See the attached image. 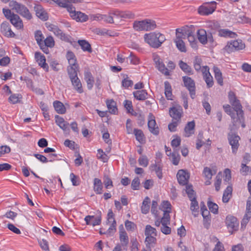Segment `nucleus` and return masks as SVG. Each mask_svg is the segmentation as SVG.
Returning a JSON list of instances; mask_svg holds the SVG:
<instances>
[{"label": "nucleus", "instance_id": "obj_1", "mask_svg": "<svg viewBox=\"0 0 251 251\" xmlns=\"http://www.w3.org/2000/svg\"><path fill=\"white\" fill-rule=\"evenodd\" d=\"M146 43L154 48H158L166 40L165 35L159 32H151L144 35Z\"/></svg>", "mask_w": 251, "mask_h": 251}, {"label": "nucleus", "instance_id": "obj_2", "mask_svg": "<svg viewBox=\"0 0 251 251\" xmlns=\"http://www.w3.org/2000/svg\"><path fill=\"white\" fill-rule=\"evenodd\" d=\"M145 235L146 236L145 242L146 247L151 250L152 248L154 247L156 244V230L151 225H148L145 227Z\"/></svg>", "mask_w": 251, "mask_h": 251}, {"label": "nucleus", "instance_id": "obj_3", "mask_svg": "<svg viewBox=\"0 0 251 251\" xmlns=\"http://www.w3.org/2000/svg\"><path fill=\"white\" fill-rule=\"evenodd\" d=\"M11 6L17 13L26 20H30L32 18V14L25 5L13 1L11 2Z\"/></svg>", "mask_w": 251, "mask_h": 251}, {"label": "nucleus", "instance_id": "obj_4", "mask_svg": "<svg viewBox=\"0 0 251 251\" xmlns=\"http://www.w3.org/2000/svg\"><path fill=\"white\" fill-rule=\"evenodd\" d=\"M119 238L121 245H117L113 251H121L122 250H126L128 244L129 239L127 234L124 229L123 225L119 226Z\"/></svg>", "mask_w": 251, "mask_h": 251}, {"label": "nucleus", "instance_id": "obj_5", "mask_svg": "<svg viewBox=\"0 0 251 251\" xmlns=\"http://www.w3.org/2000/svg\"><path fill=\"white\" fill-rule=\"evenodd\" d=\"M245 47V45L241 40H236L228 42L224 49L227 53H230L235 50H243Z\"/></svg>", "mask_w": 251, "mask_h": 251}, {"label": "nucleus", "instance_id": "obj_6", "mask_svg": "<svg viewBox=\"0 0 251 251\" xmlns=\"http://www.w3.org/2000/svg\"><path fill=\"white\" fill-rule=\"evenodd\" d=\"M229 102L233 106L234 111L236 112V114L237 117H238L239 121L241 122H243L244 112L242 109V106L240 101L237 100L236 97L233 96V97H230Z\"/></svg>", "mask_w": 251, "mask_h": 251}, {"label": "nucleus", "instance_id": "obj_7", "mask_svg": "<svg viewBox=\"0 0 251 251\" xmlns=\"http://www.w3.org/2000/svg\"><path fill=\"white\" fill-rule=\"evenodd\" d=\"M216 4L217 3L214 1L205 3L203 5L200 7L199 13L202 15L211 14L215 10Z\"/></svg>", "mask_w": 251, "mask_h": 251}, {"label": "nucleus", "instance_id": "obj_8", "mask_svg": "<svg viewBox=\"0 0 251 251\" xmlns=\"http://www.w3.org/2000/svg\"><path fill=\"white\" fill-rule=\"evenodd\" d=\"M183 81L184 84V86L189 90L190 96L192 99H194L195 96V83L194 80L191 77L185 76L182 77Z\"/></svg>", "mask_w": 251, "mask_h": 251}, {"label": "nucleus", "instance_id": "obj_9", "mask_svg": "<svg viewBox=\"0 0 251 251\" xmlns=\"http://www.w3.org/2000/svg\"><path fill=\"white\" fill-rule=\"evenodd\" d=\"M240 137L233 133H229L228 135V140L230 145L231 146L232 152L234 154H236L239 146V141Z\"/></svg>", "mask_w": 251, "mask_h": 251}, {"label": "nucleus", "instance_id": "obj_10", "mask_svg": "<svg viewBox=\"0 0 251 251\" xmlns=\"http://www.w3.org/2000/svg\"><path fill=\"white\" fill-rule=\"evenodd\" d=\"M169 114L173 120L181 121L183 115V110L181 106L176 105L169 109Z\"/></svg>", "mask_w": 251, "mask_h": 251}, {"label": "nucleus", "instance_id": "obj_11", "mask_svg": "<svg viewBox=\"0 0 251 251\" xmlns=\"http://www.w3.org/2000/svg\"><path fill=\"white\" fill-rule=\"evenodd\" d=\"M33 10L35 12L36 16L40 20L46 21L49 19V15L44 8L39 4H35Z\"/></svg>", "mask_w": 251, "mask_h": 251}, {"label": "nucleus", "instance_id": "obj_12", "mask_svg": "<svg viewBox=\"0 0 251 251\" xmlns=\"http://www.w3.org/2000/svg\"><path fill=\"white\" fill-rule=\"evenodd\" d=\"M46 26L49 31L52 32L55 35L61 40H65L67 38L66 35L57 25L50 23H46Z\"/></svg>", "mask_w": 251, "mask_h": 251}, {"label": "nucleus", "instance_id": "obj_13", "mask_svg": "<svg viewBox=\"0 0 251 251\" xmlns=\"http://www.w3.org/2000/svg\"><path fill=\"white\" fill-rule=\"evenodd\" d=\"M84 220L87 225H91L93 226L99 225L100 224L101 221V213L100 212L99 214L96 216H86L84 218Z\"/></svg>", "mask_w": 251, "mask_h": 251}, {"label": "nucleus", "instance_id": "obj_14", "mask_svg": "<svg viewBox=\"0 0 251 251\" xmlns=\"http://www.w3.org/2000/svg\"><path fill=\"white\" fill-rule=\"evenodd\" d=\"M0 32L8 38H14L15 34L12 31L9 24L7 22H3L0 25Z\"/></svg>", "mask_w": 251, "mask_h": 251}, {"label": "nucleus", "instance_id": "obj_15", "mask_svg": "<svg viewBox=\"0 0 251 251\" xmlns=\"http://www.w3.org/2000/svg\"><path fill=\"white\" fill-rule=\"evenodd\" d=\"M176 177L179 184L185 185L188 183L190 175L183 170H179L177 173Z\"/></svg>", "mask_w": 251, "mask_h": 251}, {"label": "nucleus", "instance_id": "obj_16", "mask_svg": "<svg viewBox=\"0 0 251 251\" xmlns=\"http://www.w3.org/2000/svg\"><path fill=\"white\" fill-rule=\"evenodd\" d=\"M226 224L229 231L237 230L239 226L237 218L230 215L226 217Z\"/></svg>", "mask_w": 251, "mask_h": 251}, {"label": "nucleus", "instance_id": "obj_17", "mask_svg": "<svg viewBox=\"0 0 251 251\" xmlns=\"http://www.w3.org/2000/svg\"><path fill=\"white\" fill-rule=\"evenodd\" d=\"M148 126L150 131L154 135H157L159 134V130L156 125V121L153 115L150 113L148 123Z\"/></svg>", "mask_w": 251, "mask_h": 251}, {"label": "nucleus", "instance_id": "obj_18", "mask_svg": "<svg viewBox=\"0 0 251 251\" xmlns=\"http://www.w3.org/2000/svg\"><path fill=\"white\" fill-rule=\"evenodd\" d=\"M35 59L38 63L39 66L42 68L46 72L49 70V66L46 61L45 56L40 52L35 53Z\"/></svg>", "mask_w": 251, "mask_h": 251}, {"label": "nucleus", "instance_id": "obj_19", "mask_svg": "<svg viewBox=\"0 0 251 251\" xmlns=\"http://www.w3.org/2000/svg\"><path fill=\"white\" fill-rule=\"evenodd\" d=\"M216 173L215 170H212L210 168L205 167L204 168L202 175L205 178V184L206 185H209L211 184V179H212V176L214 175Z\"/></svg>", "mask_w": 251, "mask_h": 251}, {"label": "nucleus", "instance_id": "obj_20", "mask_svg": "<svg viewBox=\"0 0 251 251\" xmlns=\"http://www.w3.org/2000/svg\"><path fill=\"white\" fill-rule=\"evenodd\" d=\"M188 26H183L181 28H176V38L175 41H179L184 39L188 32Z\"/></svg>", "mask_w": 251, "mask_h": 251}, {"label": "nucleus", "instance_id": "obj_21", "mask_svg": "<svg viewBox=\"0 0 251 251\" xmlns=\"http://www.w3.org/2000/svg\"><path fill=\"white\" fill-rule=\"evenodd\" d=\"M74 90L77 93L81 94L83 92V89L81 82L78 77H75L70 79Z\"/></svg>", "mask_w": 251, "mask_h": 251}, {"label": "nucleus", "instance_id": "obj_22", "mask_svg": "<svg viewBox=\"0 0 251 251\" xmlns=\"http://www.w3.org/2000/svg\"><path fill=\"white\" fill-rule=\"evenodd\" d=\"M195 126V123L194 121L188 122L184 128V136L188 137L193 134L194 133Z\"/></svg>", "mask_w": 251, "mask_h": 251}, {"label": "nucleus", "instance_id": "obj_23", "mask_svg": "<svg viewBox=\"0 0 251 251\" xmlns=\"http://www.w3.org/2000/svg\"><path fill=\"white\" fill-rule=\"evenodd\" d=\"M84 79L87 83V87L89 90H91L93 87L94 84V78L92 74L89 71H85Z\"/></svg>", "mask_w": 251, "mask_h": 251}, {"label": "nucleus", "instance_id": "obj_24", "mask_svg": "<svg viewBox=\"0 0 251 251\" xmlns=\"http://www.w3.org/2000/svg\"><path fill=\"white\" fill-rule=\"evenodd\" d=\"M186 36L191 47L193 49H196L197 48V41L192 29H188Z\"/></svg>", "mask_w": 251, "mask_h": 251}, {"label": "nucleus", "instance_id": "obj_25", "mask_svg": "<svg viewBox=\"0 0 251 251\" xmlns=\"http://www.w3.org/2000/svg\"><path fill=\"white\" fill-rule=\"evenodd\" d=\"M218 36L225 38H234L237 36V34L228 29H221L218 30Z\"/></svg>", "mask_w": 251, "mask_h": 251}, {"label": "nucleus", "instance_id": "obj_26", "mask_svg": "<svg viewBox=\"0 0 251 251\" xmlns=\"http://www.w3.org/2000/svg\"><path fill=\"white\" fill-rule=\"evenodd\" d=\"M9 20L11 23L17 28L21 29L23 28V24L22 20L17 14H15L13 15Z\"/></svg>", "mask_w": 251, "mask_h": 251}, {"label": "nucleus", "instance_id": "obj_27", "mask_svg": "<svg viewBox=\"0 0 251 251\" xmlns=\"http://www.w3.org/2000/svg\"><path fill=\"white\" fill-rule=\"evenodd\" d=\"M72 18L77 22H86L88 19L87 15L80 11L74 12L72 15Z\"/></svg>", "mask_w": 251, "mask_h": 251}, {"label": "nucleus", "instance_id": "obj_28", "mask_svg": "<svg viewBox=\"0 0 251 251\" xmlns=\"http://www.w3.org/2000/svg\"><path fill=\"white\" fill-rule=\"evenodd\" d=\"M207 35L206 31L203 29H200L197 31L198 39L203 45H205L207 43Z\"/></svg>", "mask_w": 251, "mask_h": 251}, {"label": "nucleus", "instance_id": "obj_29", "mask_svg": "<svg viewBox=\"0 0 251 251\" xmlns=\"http://www.w3.org/2000/svg\"><path fill=\"white\" fill-rule=\"evenodd\" d=\"M55 123L63 130H66L69 126V123L65 121L64 119L58 115L55 116Z\"/></svg>", "mask_w": 251, "mask_h": 251}, {"label": "nucleus", "instance_id": "obj_30", "mask_svg": "<svg viewBox=\"0 0 251 251\" xmlns=\"http://www.w3.org/2000/svg\"><path fill=\"white\" fill-rule=\"evenodd\" d=\"M102 184L99 178H95L94 179V190L97 194H101L102 193Z\"/></svg>", "mask_w": 251, "mask_h": 251}, {"label": "nucleus", "instance_id": "obj_31", "mask_svg": "<svg viewBox=\"0 0 251 251\" xmlns=\"http://www.w3.org/2000/svg\"><path fill=\"white\" fill-rule=\"evenodd\" d=\"M135 99L139 100H144L147 98L148 93L145 90H138L133 93Z\"/></svg>", "mask_w": 251, "mask_h": 251}, {"label": "nucleus", "instance_id": "obj_32", "mask_svg": "<svg viewBox=\"0 0 251 251\" xmlns=\"http://www.w3.org/2000/svg\"><path fill=\"white\" fill-rule=\"evenodd\" d=\"M53 105L55 111L58 114H63L66 112V108L61 102L56 100L53 102Z\"/></svg>", "mask_w": 251, "mask_h": 251}, {"label": "nucleus", "instance_id": "obj_33", "mask_svg": "<svg viewBox=\"0 0 251 251\" xmlns=\"http://www.w3.org/2000/svg\"><path fill=\"white\" fill-rule=\"evenodd\" d=\"M151 200L148 197H146L144 200L141 206V211L143 214H147L150 210Z\"/></svg>", "mask_w": 251, "mask_h": 251}, {"label": "nucleus", "instance_id": "obj_34", "mask_svg": "<svg viewBox=\"0 0 251 251\" xmlns=\"http://www.w3.org/2000/svg\"><path fill=\"white\" fill-rule=\"evenodd\" d=\"M232 191V188L231 186H228L224 192L222 201L224 203L227 202L230 200Z\"/></svg>", "mask_w": 251, "mask_h": 251}, {"label": "nucleus", "instance_id": "obj_35", "mask_svg": "<svg viewBox=\"0 0 251 251\" xmlns=\"http://www.w3.org/2000/svg\"><path fill=\"white\" fill-rule=\"evenodd\" d=\"M223 108L225 112L230 116L232 120V123L234 124V123H236L235 118L236 114L234 112V110H232L231 108V106L229 104L224 105Z\"/></svg>", "mask_w": 251, "mask_h": 251}, {"label": "nucleus", "instance_id": "obj_36", "mask_svg": "<svg viewBox=\"0 0 251 251\" xmlns=\"http://www.w3.org/2000/svg\"><path fill=\"white\" fill-rule=\"evenodd\" d=\"M150 168L151 170L155 171L159 179L162 178V167L159 163L151 165Z\"/></svg>", "mask_w": 251, "mask_h": 251}, {"label": "nucleus", "instance_id": "obj_37", "mask_svg": "<svg viewBox=\"0 0 251 251\" xmlns=\"http://www.w3.org/2000/svg\"><path fill=\"white\" fill-rule=\"evenodd\" d=\"M156 26L155 22L154 21L146 19L145 20L144 30L146 31L153 30Z\"/></svg>", "mask_w": 251, "mask_h": 251}, {"label": "nucleus", "instance_id": "obj_38", "mask_svg": "<svg viewBox=\"0 0 251 251\" xmlns=\"http://www.w3.org/2000/svg\"><path fill=\"white\" fill-rule=\"evenodd\" d=\"M134 133L135 134L136 140L140 143H144L145 141V137L143 132L141 129L135 128L134 129Z\"/></svg>", "mask_w": 251, "mask_h": 251}, {"label": "nucleus", "instance_id": "obj_39", "mask_svg": "<svg viewBox=\"0 0 251 251\" xmlns=\"http://www.w3.org/2000/svg\"><path fill=\"white\" fill-rule=\"evenodd\" d=\"M165 94L168 100H172V87L168 81L164 82Z\"/></svg>", "mask_w": 251, "mask_h": 251}, {"label": "nucleus", "instance_id": "obj_40", "mask_svg": "<svg viewBox=\"0 0 251 251\" xmlns=\"http://www.w3.org/2000/svg\"><path fill=\"white\" fill-rule=\"evenodd\" d=\"M78 71V67H68L67 73L69 77V78H72L75 77H77V72Z\"/></svg>", "mask_w": 251, "mask_h": 251}, {"label": "nucleus", "instance_id": "obj_41", "mask_svg": "<svg viewBox=\"0 0 251 251\" xmlns=\"http://www.w3.org/2000/svg\"><path fill=\"white\" fill-rule=\"evenodd\" d=\"M155 65L156 67L162 74H164L165 75H170L169 70L165 67V65L163 63L162 61H160L159 62V63H157Z\"/></svg>", "mask_w": 251, "mask_h": 251}, {"label": "nucleus", "instance_id": "obj_42", "mask_svg": "<svg viewBox=\"0 0 251 251\" xmlns=\"http://www.w3.org/2000/svg\"><path fill=\"white\" fill-rule=\"evenodd\" d=\"M107 106L109 112L111 114H116L118 111V109L116 106V103L113 100L107 101Z\"/></svg>", "mask_w": 251, "mask_h": 251}, {"label": "nucleus", "instance_id": "obj_43", "mask_svg": "<svg viewBox=\"0 0 251 251\" xmlns=\"http://www.w3.org/2000/svg\"><path fill=\"white\" fill-rule=\"evenodd\" d=\"M214 72L215 74V77L217 82L220 85H223V81L222 73L221 72L220 69L217 67L214 68Z\"/></svg>", "mask_w": 251, "mask_h": 251}, {"label": "nucleus", "instance_id": "obj_44", "mask_svg": "<svg viewBox=\"0 0 251 251\" xmlns=\"http://www.w3.org/2000/svg\"><path fill=\"white\" fill-rule=\"evenodd\" d=\"M78 44L81 46V49L84 51H87L89 52H91L92 49L90 44L86 40H78Z\"/></svg>", "mask_w": 251, "mask_h": 251}, {"label": "nucleus", "instance_id": "obj_45", "mask_svg": "<svg viewBox=\"0 0 251 251\" xmlns=\"http://www.w3.org/2000/svg\"><path fill=\"white\" fill-rule=\"evenodd\" d=\"M179 66L181 69L185 73L188 74H192V70L191 68L186 63L182 61H180Z\"/></svg>", "mask_w": 251, "mask_h": 251}, {"label": "nucleus", "instance_id": "obj_46", "mask_svg": "<svg viewBox=\"0 0 251 251\" xmlns=\"http://www.w3.org/2000/svg\"><path fill=\"white\" fill-rule=\"evenodd\" d=\"M35 39L37 42L38 45H42L44 41V35L42 34L41 31L37 30L35 32L34 34Z\"/></svg>", "mask_w": 251, "mask_h": 251}, {"label": "nucleus", "instance_id": "obj_47", "mask_svg": "<svg viewBox=\"0 0 251 251\" xmlns=\"http://www.w3.org/2000/svg\"><path fill=\"white\" fill-rule=\"evenodd\" d=\"M222 175L221 173H219L215 177L214 186L216 191H219L220 189V185L222 183Z\"/></svg>", "mask_w": 251, "mask_h": 251}, {"label": "nucleus", "instance_id": "obj_48", "mask_svg": "<svg viewBox=\"0 0 251 251\" xmlns=\"http://www.w3.org/2000/svg\"><path fill=\"white\" fill-rule=\"evenodd\" d=\"M174 42L176 44V48L179 50H180L181 52H186V48L183 40L179 41H175Z\"/></svg>", "mask_w": 251, "mask_h": 251}, {"label": "nucleus", "instance_id": "obj_49", "mask_svg": "<svg viewBox=\"0 0 251 251\" xmlns=\"http://www.w3.org/2000/svg\"><path fill=\"white\" fill-rule=\"evenodd\" d=\"M145 20L141 21H135L133 23V28L136 31H142L144 30Z\"/></svg>", "mask_w": 251, "mask_h": 251}, {"label": "nucleus", "instance_id": "obj_50", "mask_svg": "<svg viewBox=\"0 0 251 251\" xmlns=\"http://www.w3.org/2000/svg\"><path fill=\"white\" fill-rule=\"evenodd\" d=\"M22 96L19 94H12L8 98L9 101L12 104H15L19 102Z\"/></svg>", "mask_w": 251, "mask_h": 251}, {"label": "nucleus", "instance_id": "obj_51", "mask_svg": "<svg viewBox=\"0 0 251 251\" xmlns=\"http://www.w3.org/2000/svg\"><path fill=\"white\" fill-rule=\"evenodd\" d=\"M171 156V162L175 165H177L179 163L180 156L178 152H176V151H174Z\"/></svg>", "mask_w": 251, "mask_h": 251}, {"label": "nucleus", "instance_id": "obj_52", "mask_svg": "<svg viewBox=\"0 0 251 251\" xmlns=\"http://www.w3.org/2000/svg\"><path fill=\"white\" fill-rule=\"evenodd\" d=\"M134 16V14L131 11H121V19H133Z\"/></svg>", "mask_w": 251, "mask_h": 251}, {"label": "nucleus", "instance_id": "obj_53", "mask_svg": "<svg viewBox=\"0 0 251 251\" xmlns=\"http://www.w3.org/2000/svg\"><path fill=\"white\" fill-rule=\"evenodd\" d=\"M116 231V224H114V223H112L110 224V226L108 229L105 232L102 233L101 231H100V233L101 234H106L109 235V236L113 235L114 233Z\"/></svg>", "mask_w": 251, "mask_h": 251}, {"label": "nucleus", "instance_id": "obj_54", "mask_svg": "<svg viewBox=\"0 0 251 251\" xmlns=\"http://www.w3.org/2000/svg\"><path fill=\"white\" fill-rule=\"evenodd\" d=\"M207 205L209 210L214 214H217L218 213V205L211 201H208Z\"/></svg>", "mask_w": 251, "mask_h": 251}, {"label": "nucleus", "instance_id": "obj_55", "mask_svg": "<svg viewBox=\"0 0 251 251\" xmlns=\"http://www.w3.org/2000/svg\"><path fill=\"white\" fill-rule=\"evenodd\" d=\"M71 181L74 186H78L80 184V179L79 176L75 175L74 173H71L70 175Z\"/></svg>", "mask_w": 251, "mask_h": 251}, {"label": "nucleus", "instance_id": "obj_56", "mask_svg": "<svg viewBox=\"0 0 251 251\" xmlns=\"http://www.w3.org/2000/svg\"><path fill=\"white\" fill-rule=\"evenodd\" d=\"M186 192L190 200L194 199V198H196L195 194L192 185H188L186 186Z\"/></svg>", "mask_w": 251, "mask_h": 251}, {"label": "nucleus", "instance_id": "obj_57", "mask_svg": "<svg viewBox=\"0 0 251 251\" xmlns=\"http://www.w3.org/2000/svg\"><path fill=\"white\" fill-rule=\"evenodd\" d=\"M44 45L49 48H52L54 45V41L52 37L50 36L47 37L43 41Z\"/></svg>", "mask_w": 251, "mask_h": 251}, {"label": "nucleus", "instance_id": "obj_58", "mask_svg": "<svg viewBox=\"0 0 251 251\" xmlns=\"http://www.w3.org/2000/svg\"><path fill=\"white\" fill-rule=\"evenodd\" d=\"M138 162L140 166L146 167L149 164V159L146 155H141L138 159Z\"/></svg>", "mask_w": 251, "mask_h": 251}, {"label": "nucleus", "instance_id": "obj_59", "mask_svg": "<svg viewBox=\"0 0 251 251\" xmlns=\"http://www.w3.org/2000/svg\"><path fill=\"white\" fill-rule=\"evenodd\" d=\"M126 59L127 60H129L130 63L134 65H137L140 62L139 59L132 53H131L130 55L126 58Z\"/></svg>", "mask_w": 251, "mask_h": 251}, {"label": "nucleus", "instance_id": "obj_60", "mask_svg": "<svg viewBox=\"0 0 251 251\" xmlns=\"http://www.w3.org/2000/svg\"><path fill=\"white\" fill-rule=\"evenodd\" d=\"M225 177H224V183L226 184L229 183L231 180V171L229 169H226L224 171Z\"/></svg>", "mask_w": 251, "mask_h": 251}, {"label": "nucleus", "instance_id": "obj_61", "mask_svg": "<svg viewBox=\"0 0 251 251\" xmlns=\"http://www.w3.org/2000/svg\"><path fill=\"white\" fill-rule=\"evenodd\" d=\"M160 209L163 211H171V205L170 202L168 201H163L161 204V207Z\"/></svg>", "mask_w": 251, "mask_h": 251}, {"label": "nucleus", "instance_id": "obj_62", "mask_svg": "<svg viewBox=\"0 0 251 251\" xmlns=\"http://www.w3.org/2000/svg\"><path fill=\"white\" fill-rule=\"evenodd\" d=\"M203 77L208 88H210L213 85V77L211 74H208V75Z\"/></svg>", "mask_w": 251, "mask_h": 251}, {"label": "nucleus", "instance_id": "obj_63", "mask_svg": "<svg viewBox=\"0 0 251 251\" xmlns=\"http://www.w3.org/2000/svg\"><path fill=\"white\" fill-rule=\"evenodd\" d=\"M180 123V121L176 120H172V122L168 125L169 130L171 132H174L176 130V127Z\"/></svg>", "mask_w": 251, "mask_h": 251}, {"label": "nucleus", "instance_id": "obj_64", "mask_svg": "<svg viewBox=\"0 0 251 251\" xmlns=\"http://www.w3.org/2000/svg\"><path fill=\"white\" fill-rule=\"evenodd\" d=\"M246 217H251V199H249L247 201Z\"/></svg>", "mask_w": 251, "mask_h": 251}]
</instances>
